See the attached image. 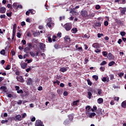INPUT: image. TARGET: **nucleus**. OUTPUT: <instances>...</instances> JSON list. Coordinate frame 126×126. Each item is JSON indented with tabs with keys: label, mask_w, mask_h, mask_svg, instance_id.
Returning <instances> with one entry per match:
<instances>
[{
	"label": "nucleus",
	"mask_w": 126,
	"mask_h": 126,
	"mask_svg": "<svg viewBox=\"0 0 126 126\" xmlns=\"http://www.w3.org/2000/svg\"><path fill=\"white\" fill-rule=\"evenodd\" d=\"M32 45V44L31 43H29L28 44V46L29 47V48L30 49V50L33 49V45Z\"/></svg>",
	"instance_id": "nucleus-28"
},
{
	"label": "nucleus",
	"mask_w": 126,
	"mask_h": 126,
	"mask_svg": "<svg viewBox=\"0 0 126 126\" xmlns=\"http://www.w3.org/2000/svg\"><path fill=\"white\" fill-rule=\"evenodd\" d=\"M21 26H22V27H23L24 26H25V25H26V24L25 23V22L23 21L21 22Z\"/></svg>",
	"instance_id": "nucleus-56"
},
{
	"label": "nucleus",
	"mask_w": 126,
	"mask_h": 126,
	"mask_svg": "<svg viewBox=\"0 0 126 126\" xmlns=\"http://www.w3.org/2000/svg\"><path fill=\"white\" fill-rule=\"evenodd\" d=\"M37 90H38V91H42V90H43V87H42V86H39L37 88Z\"/></svg>",
	"instance_id": "nucleus-53"
},
{
	"label": "nucleus",
	"mask_w": 126,
	"mask_h": 126,
	"mask_svg": "<svg viewBox=\"0 0 126 126\" xmlns=\"http://www.w3.org/2000/svg\"><path fill=\"white\" fill-rule=\"evenodd\" d=\"M95 116H96V113L93 112L90 114L89 118H92L93 117H95Z\"/></svg>",
	"instance_id": "nucleus-30"
},
{
	"label": "nucleus",
	"mask_w": 126,
	"mask_h": 126,
	"mask_svg": "<svg viewBox=\"0 0 126 126\" xmlns=\"http://www.w3.org/2000/svg\"><path fill=\"white\" fill-rule=\"evenodd\" d=\"M67 69L65 67H62L60 68V71L62 72H65Z\"/></svg>",
	"instance_id": "nucleus-25"
},
{
	"label": "nucleus",
	"mask_w": 126,
	"mask_h": 126,
	"mask_svg": "<svg viewBox=\"0 0 126 126\" xmlns=\"http://www.w3.org/2000/svg\"><path fill=\"white\" fill-rule=\"evenodd\" d=\"M17 93H18V94H20V93L21 94H23V90L21 89L20 90H19L17 91Z\"/></svg>",
	"instance_id": "nucleus-39"
},
{
	"label": "nucleus",
	"mask_w": 126,
	"mask_h": 126,
	"mask_svg": "<svg viewBox=\"0 0 126 126\" xmlns=\"http://www.w3.org/2000/svg\"><path fill=\"white\" fill-rule=\"evenodd\" d=\"M120 34L122 37H124V36H126V32H121Z\"/></svg>",
	"instance_id": "nucleus-41"
},
{
	"label": "nucleus",
	"mask_w": 126,
	"mask_h": 126,
	"mask_svg": "<svg viewBox=\"0 0 126 126\" xmlns=\"http://www.w3.org/2000/svg\"><path fill=\"white\" fill-rule=\"evenodd\" d=\"M95 53H96L98 54V53H100L101 52V50L99 49H96L95 50H94Z\"/></svg>",
	"instance_id": "nucleus-55"
},
{
	"label": "nucleus",
	"mask_w": 126,
	"mask_h": 126,
	"mask_svg": "<svg viewBox=\"0 0 126 126\" xmlns=\"http://www.w3.org/2000/svg\"><path fill=\"white\" fill-rule=\"evenodd\" d=\"M63 96H67L68 93L67 91H64L63 94Z\"/></svg>",
	"instance_id": "nucleus-54"
},
{
	"label": "nucleus",
	"mask_w": 126,
	"mask_h": 126,
	"mask_svg": "<svg viewBox=\"0 0 126 126\" xmlns=\"http://www.w3.org/2000/svg\"><path fill=\"white\" fill-rule=\"evenodd\" d=\"M100 8H101V6H100V5H96L95 6L96 9H100Z\"/></svg>",
	"instance_id": "nucleus-59"
},
{
	"label": "nucleus",
	"mask_w": 126,
	"mask_h": 126,
	"mask_svg": "<svg viewBox=\"0 0 126 126\" xmlns=\"http://www.w3.org/2000/svg\"><path fill=\"white\" fill-rule=\"evenodd\" d=\"M30 13L32 14H35V11L33 9H29Z\"/></svg>",
	"instance_id": "nucleus-42"
},
{
	"label": "nucleus",
	"mask_w": 126,
	"mask_h": 126,
	"mask_svg": "<svg viewBox=\"0 0 126 126\" xmlns=\"http://www.w3.org/2000/svg\"><path fill=\"white\" fill-rule=\"evenodd\" d=\"M94 16H95V13H93L89 15V17H90V18L94 17Z\"/></svg>",
	"instance_id": "nucleus-45"
},
{
	"label": "nucleus",
	"mask_w": 126,
	"mask_h": 126,
	"mask_svg": "<svg viewBox=\"0 0 126 126\" xmlns=\"http://www.w3.org/2000/svg\"><path fill=\"white\" fill-rule=\"evenodd\" d=\"M71 32H72V33H73L74 34H75V33H76V32H77V29H76V28H73L71 30Z\"/></svg>",
	"instance_id": "nucleus-31"
},
{
	"label": "nucleus",
	"mask_w": 126,
	"mask_h": 126,
	"mask_svg": "<svg viewBox=\"0 0 126 126\" xmlns=\"http://www.w3.org/2000/svg\"><path fill=\"white\" fill-rule=\"evenodd\" d=\"M88 98H89V99H91V97L92 96V93H91V92H88Z\"/></svg>",
	"instance_id": "nucleus-27"
},
{
	"label": "nucleus",
	"mask_w": 126,
	"mask_h": 126,
	"mask_svg": "<svg viewBox=\"0 0 126 126\" xmlns=\"http://www.w3.org/2000/svg\"><path fill=\"white\" fill-rule=\"evenodd\" d=\"M14 120L16 122H19V121H21V120H22V117H21V115H18L16 116L14 118Z\"/></svg>",
	"instance_id": "nucleus-3"
},
{
	"label": "nucleus",
	"mask_w": 126,
	"mask_h": 126,
	"mask_svg": "<svg viewBox=\"0 0 126 126\" xmlns=\"http://www.w3.org/2000/svg\"><path fill=\"white\" fill-rule=\"evenodd\" d=\"M69 124H70V120L69 119H66L63 122V125L65 126H67V125H69Z\"/></svg>",
	"instance_id": "nucleus-13"
},
{
	"label": "nucleus",
	"mask_w": 126,
	"mask_h": 126,
	"mask_svg": "<svg viewBox=\"0 0 126 126\" xmlns=\"http://www.w3.org/2000/svg\"><path fill=\"white\" fill-rule=\"evenodd\" d=\"M97 91L98 95H101V94H102V90L101 89H98Z\"/></svg>",
	"instance_id": "nucleus-43"
},
{
	"label": "nucleus",
	"mask_w": 126,
	"mask_h": 126,
	"mask_svg": "<svg viewBox=\"0 0 126 126\" xmlns=\"http://www.w3.org/2000/svg\"><path fill=\"white\" fill-rule=\"evenodd\" d=\"M104 26H108L109 25V22L108 21H105L104 23Z\"/></svg>",
	"instance_id": "nucleus-46"
},
{
	"label": "nucleus",
	"mask_w": 126,
	"mask_h": 126,
	"mask_svg": "<svg viewBox=\"0 0 126 126\" xmlns=\"http://www.w3.org/2000/svg\"><path fill=\"white\" fill-rule=\"evenodd\" d=\"M38 47L40 50H44L45 48H46V45L43 43H40L38 45Z\"/></svg>",
	"instance_id": "nucleus-8"
},
{
	"label": "nucleus",
	"mask_w": 126,
	"mask_h": 126,
	"mask_svg": "<svg viewBox=\"0 0 126 126\" xmlns=\"http://www.w3.org/2000/svg\"><path fill=\"white\" fill-rule=\"evenodd\" d=\"M97 110V106H93V108L92 109V112H95Z\"/></svg>",
	"instance_id": "nucleus-44"
},
{
	"label": "nucleus",
	"mask_w": 126,
	"mask_h": 126,
	"mask_svg": "<svg viewBox=\"0 0 126 126\" xmlns=\"http://www.w3.org/2000/svg\"><path fill=\"white\" fill-rule=\"evenodd\" d=\"M7 7L8 8H10V9H12V6L10 5V4H7Z\"/></svg>",
	"instance_id": "nucleus-58"
},
{
	"label": "nucleus",
	"mask_w": 126,
	"mask_h": 126,
	"mask_svg": "<svg viewBox=\"0 0 126 126\" xmlns=\"http://www.w3.org/2000/svg\"><path fill=\"white\" fill-rule=\"evenodd\" d=\"M10 68H11V65L8 64L5 67V69H6V70H9V69H10Z\"/></svg>",
	"instance_id": "nucleus-29"
},
{
	"label": "nucleus",
	"mask_w": 126,
	"mask_h": 126,
	"mask_svg": "<svg viewBox=\"0 0 126 126\" xmlns=\"http://www.w3.org/2000/svg\"><path fill=\"white\" fill-rule=\"evenodd\" d=\"M16 79L18 81H19V82H21V83H23V82H24V79L23 78V77H22V76H20L19 77L17 76Z\"/></svg>",
	"instance_id": "nucleus-7"
},
{
	"label": "nucleus",
	"mask_w": 126,
	"mask_h": 126,
	"mask_svg": "<svg viewBox=\"0 0 126 126\" xmlns=\"http://www.w3.org/2000/svg\"><path fill=\"white\" fill-rule=\"evenodd\" d=\"M6 121L7 123H11V122H12V117H8Z\"/></svg>",
	"instance_id": "nucleus-34"
},
{
	"label": "nucleus",
	"mask_w": 126,
	"mask_h": 126,
	"mask_svg": "<svg viewBox=\"0 0 126 126\" xmlns=\"http://www.w3.org/2000/svg\"><path fill=\"white\" fill-rule=\"evenodd\" d=\"M54 47L55 49H59L60 48V45L58 43H56L54 45Z\"/></svg>",
	"instance_id": "nucleus-40"
},
{
	"label": "nucleus",
	"mask_w": 126,
	"mask_h": 126,
	"mask_svg": "<svg viewBox=\"0 0 126 126\" xmlns=\"http://www.w3.org/2000/svg\"><path fill=\"white\" fill-rule=\"evenodd\" d=\"M38 35H40V32H34L33 33L34 37H37V36H38Z\"/></svg>",
	"instance_id": "nucleus-51"
},
{
	"label": "nucleus",
	"mask_w": 126,
	"mask_h": 126,
	"mask_svg": "<svg viewBox=\"0 0 126 126\" xmlns=\"http://www.w3.org/2000/svg\"><path fill=\"white\" fill-rule=\"evenodd\" d=\"M64 28L66 31H69L72 28V26L70 23H66L64 25Z\"/></svg>",
	"instance_id": "nucleus-1"
},
{
	"label": "nucleus",
	"mask_w": 126,
	"mask_h": 126,
	"mask_svg": "<svg viewBox=\"0 0 126 126\" xmlns=\"http://www.w3.org/2000/svg\"><path fill=\"white\" fill-rule=\"evenodd\" d=\"M107 59H108V60H112V59H114V55H113L112 53H109L108 55Z\"/></svg>",
	"instance_id": "nucleus-15"
},
{
	"label": "nucleus",
	"mask_w": 126,
	"mask_h": 126,
	"mask_svg": "<svg viewBox=\"0 0 126 126\" xmlns=\"http://www.w3.org/2000/svg\"><path fill=\"white\" fill-rule=\"evenodd\" d=\"M102 36H104V34L103 33H97V37L98 38H101Z\"/></svg>",
	"instance_id": "nucleus-49"
},
{
	"label": "nucleus",
	"mask_w": 126,
	"mask_h": 126,
	"mask_svg": "<svg viewBox=\"0 0 126 126\" xmlns=\"http://www.w3.org/2000/svg\"><path fill=\"white\" fill-rule=\"evenodd\" d=\"M102 55L104 57H106V56H107V55H108V53H107V52H106V51H103Z\"/></svg>",
	"instance_id": "nucleus-47"
},
{
	"label": "nucleus",
	"mask_w": 126,
	"mask_h": 126,
	"mask_svg": "<svg viewBox=\"0 0 126 126\" xmlns=\"http://www.w3.org/2000/svg\"><path fill=\"white\" fill-rule=\"evenodd\" d=\"M27 84V85H32V84H33V80L30 78L28 79Z\"/></svg>",
	"instance_id": "nucleus-10"
},
{
	"label": "nucleus",
	"mask_w": 126,
	"mask_h": 126,
	"mask_svg": "<svg viewBox=\"0 0 126 126\" xmlns=\"http://www.w3.org/2000/svg\"><path fill=\"white\" fill-rule=\"evenodd\" d=\"M17 36L18 38H21V34H20V32H17Z\"/></svg>",
	"instance_id": "nucleus-62"
},
{
	"label": "nucleus",
	"mask_w": 126,
	"mask_h": 126,
	"mask_svg": "<svg viewBox=\"0 0 126 126\" xmlns=\"http://www.w3.org/2000/svg\"><path fill=\"white\" fill-rule=\"evenodd\" d=\"M103 98H99L97 99V103L98 104H102V103H103Z\"/></svg>",
	"instance_id": "nucleus-23"
},
{
	"label": "nucleus",
	"mask_w": 126,
	"mask_h": 126,
	"mask_svg": "<svg viewBox=\"0 0 126 126\" xmlns=\"http://www.w3.org/2000/svg\"><path fill=\"white\" fill-rule=\"evenodd\" d=\"M121 107L124 109H126V100H125L122 102Z\"/></svg>",
	"instance_id": "nucleus-16"
},
{
	"label": "nucleus",
	"mask_w": 126,
	"mask_h": 126,
	"mask_svg": "<svg viewBox=\"0 0 126 126\" xmlns=\"http://www.w3.org/2000/svg\"><path fill=\"white\" fill-rule=\"evenodd\" d=\"M56 39H57V36L54 35L52 38V41H53V42H56Z\"/></svg>",
	"instance_id": "nucleus-52"
},
{
	"label": "nucleus",
	"mask_w": 126,
	"mask_h": 126,
	"mask_svg": "<svg viewBox=\"0 0 126 126\" xmlns=\"http://www.w3.org/2000/svg\"><path fill=\"white\" fill-rule=\"evenodd\" d=\"M87 82H88V85H89L90 86H92L93 83H92V82H91V81L90 80V79H88L87 80Z\"/></svg>",
	"instance_id": "nucleus-26"
},
{
	"label": "nucleus",
	"mask_w": 126,
	"mask_h": 126,
	"mask_svg": "<svg viewBox=\"0 0 126 126\" xmlns=\"http://www.w3.org/2000/svg\"><path fill=\"white\" fill-rule=\"evenodd\" d=\"M64 40L65 43H66V44H69L70 43V37L68 35L65 36Z\"/></svg>",
	"instance_id": "nucleus-2"
},
{
	"label": "nucleus",
	"mask_w": 126,
	"mask_h": 126,
	"mask_svg": "<svg viewBox=\"0 0 126 126\" xmlns=\"http://www.w3.org/2000/svg\"><path fill=\"white\" fill-rule=\"evenodd\" d=\"M35 126H44L43 122L41 120H36L35 123Z\"/></svg>",
	"instance_id": "nucleus-4"
},
{
	"label": "nucleus",
	"mask_w": 126,
	"mask_h": 126,
	"mask_svg": "<svg viewBox=\"0 0 126 126\" xmlns=\"http://www.w3.org/2000/svg\"><path fill=\"white\" fill-rule=\"evenodd\" d=\"M0 90H2L3 92H6V89L7 88L5 86H1L0 87Z\"/></svg>",
	"instance_id": "nucleus-19"
},
{
	"label": "nucleus",
	"mask_w": 126,
	"mask_h": 126,
	"mask_svg": "<svg viewBox=\"0 0 126 126\" xmlns=\"http://www.w3.org/2000/svg\"><path fill=\"white\" fill-rule=\"evenodd\" d=\"M93 78H94V79H95V81H97V80H98V76L97 75H93Z\"/></svg>",
	"instance_id": "nucleus-37"
},
{
	"label": "nucleus",
	"mask_w": 126,
	"mask_h": 126,
	"mask_svg": "<svg viewBox=\"0 0 126 126\" xmlns=\"http://www.w3.org/2000/svg\"><path fill=\"white\" fill-rule=\"evenodd\" d=\"M93 47L95 49H99L100 44L98 43H94L93 44Z\"/></svg>",
	"instance_id": "nucleus-9"
},
{
	"label": "nucleus",
	"mask_w": 126,
	"mask_h": 126,
	"mask_svg": "<svg viewBox=\"0 0 126 126\" xmlns=\"http://www.w3.org/2000/svg\"><path fill=\"white\" fill-rule=\"evenodd\" d=\"M21 66L22 67V68L24 69V68H26V67H27V63H21Z\"/></svg>",
	"instance_id": "nucleus-12"
},
{
	"label": "nucleus",
	"mask_w": 126,
	"mask_h": 126,
	"mask_svg": "<svg viewBox=\"0 0 126 126\" xmlns=\"http://www.w3.org/2000/svg\"><path fill=\"white\" fill-rule=\"evenodd\" d=\"M84 38H87V39H89L90 38V35L89 34L87 33L84 35Z\"/></svg>",
	"instance_id": "nucleus-36"
},
{
	"label": "nucleus",
	"mask_w": 126,
	"mask_h": 126,
	"mask_svg": "<svg viewBox=\"0 0 126 126\" xmlns=\"http://www.w3.org/2000/svg\"><path fill=\"white\" fill-rule=\"evenodd\" d=\"M68 117L69 120H70V121H72V120H73V116L72 115H68Z\"/></svg>",
	"instance_id": "nucleus-50"
},
{
	"label": "nucleus",
	"mask_w": 126,
	"mask_h": 126,
	"mask_svg": "<svg viewBox=\"0 0 126 126\" xmlns=\"http://www.w3.org/2000/svg\"><path fill=\"white\" fill-rule=\"evenodd\" d=\"M6 11V8L4 7H2L0 8V13H5Z\"/></svg>",
	"instance_id": "nucleus-11"
},
{
	"label": "nucleus",
	"mask_w": 126,
	"mask_h": 126,
	"mask_svg": "<svg viewBox=\"0 0 126 126\" xmlns=\"http://www.w3.org/2000/svg\"><path fill=\"white\" fill-rule=\"evenodd\" d=\"M124 73H123V72H120V73L118 74V75H119V77H120L121 78H122V77H123V76H124Z\"/></svg>",
	"instance_id": "nucleus-48"
},
{
	"label": "nucleus",
	"mask_w": 126,
	"mask_h": 126,
	"mask_svg": "<svg viewBox=\"0 0 126 126\" xmlns=\"http://www.w3.org/2000/svg\"><path fill=\"white\" fill-rule=\"evenodd\" d=\"M110 80H113L114 79V74L110 75Z\"/></svg>",
	"instance_id": "nucleus-63"
},
{
	"label": "nucleus",
	"mask_w": 126,
	"mask_h": 126,
	"mask_svg": "<svg viewBox=\"0 0 126 126\" xmlns=\"http://www.w3.org/2000/svg\"><path fill=\"white\" fill-rule=\"evenodd\" d=\"M86 114H88V113H89V112H90V106L88 105L87 106H86Z\"/></svg>",
	"instance_id": "nucleus-21"
},
{
	"label": "nucleus",
	"mask_w": 126,
	"mask_h": 126,
	"mask_svg": "<svg viewBox=\"0 0 126 126\" xmlns=\"http://www.w3.org/2000/svg\"><path fill=\"white\" fill-rule=\"evenodd\" d=\"M0 18H1V19H2V18L5 19V15L4 14L0 15Z\"/></svg>",
	"instance_id": "nucleus-61"
},
{
	"label": "nucleus",
	"mask_w": 126,
	"mask_h": 126,
	"mask_svg": "<svg viewBox=\"0 0 126 126\" xmlns=\"http://www.w3.org/2000/svg\"><path fill=\"white\" fill-rule=\"evenodd\" d=\"M25 62H28V63H32V60H31V59H27L26 60Z\"/></svg>",
	"instance_id": "nucleus-60"
},
{
	"label": "nucleus",
	"mask_w": 126,
	"mask_h": 126,
	"mask_svg": "<svg viewBox=\"0 0 126 126\" xmlns=\"http://www.w3.org/2000/svg\"><path fill=\"white\" fill-rule=\"evenodd\" d=\"M100 70L101 71H105V67L101 66L99 68Z\"/></svg>",
	"instance_id": "nucleus-57"
},
{
	"label": "nucleus",
	"mask_w": 126,
	"mask_h": 126,
	"mask_svg": "<svg viewBox=\"0 0 126 126\" xmlns=\"http://www.w3.org/2000/svg\"><path fill=\"white\" fill-rule=\"evenodd\" d=\"M93 27L94 29H96V27H101V23L99 22L96 23L94 26H93Z\"/></svg>",
	"instance_id": "nucleus-18"
},
{
	"label": "nucleus",
	"mask_w": 126,
	"mask_h": 126,
	"mask_svg": "<svg viewBox=\"0 0 126 126\" xmlns=\"http://www.w3.org/2000/svg\"><path fill=\"white\" fill-rule=\"evenodd\" d=\"M30 55L32 57V58H34V57H37V56L39 55V51H36V53H35L34 52H30Z\"/></svg>",
	"instance_id": "nucleus-6"
},
{
	"label": "nucleus",
	"mask_w": 126,
	"mask_h": 126,
	"mask_svg": "<svg viewBox=\"0 0 126 126\" xmlns=\"http://www.w3.org/2000/svg\"><path fill=\"white\" fill-rule=\"evenodd\" d=\"M47 26L49 28H52V27H53V26H54V23H47Z\"/></svg>",
	"instance_id": "nucleus-20"
},
{
	"label": "nucleus",
	"mask_w": 126,
	"mask_h": 126,
	"mask_svg": "<svg viewBox=\"0 0 126 126\" xmlns=\"http://www.w3.org/2000/svg\"><path fill=\"white\" fill-rule=\"evenodd\" d=\"M116 63V62L114 61H111L108 63V66H112V65H114Z\"/></svg>",
	"instance_id": "nucleus-22"
},
{
	"label": "nucleus",
	"mask_w": 126,
	"mask_h": 126,
	"mask_svg": "<svg viewBox=\"0 0 126 126\" xmlns=\"http://www.w3.org/2000/svg\"><path fill=\"white\" fill-rule=\"evenodd\" d=\"M75 48L76 49V50H81V51H82V47H79V45H75Z\"/></svg>",
	"instance_id": "nucleus-32"
},
{
	"label": "nucleus",
	"mask_w": 126,
	"mask_h": 126,
	"mask_svg": "<svg viewBox=\"0 0 126 126\" xmlns=\"http://www.w3.org/2000/svg\"><path fill=\"white\" fill-rule=\"evenodd\" d=\"M120 8L121 13L124 15L126 14V8L120 7Z\"/></svg>",
	"instance_id": "nucleus-14"
},
{
	"label": "nucleus",
	"mask_w": 126,
	"mask_h": 126,
	"mask_svg": "<svg viewBox=\"0 0 126 126\" xmlns=\"http://www.w3.org/2000/svg\"><path fill=\"white\" fill-rule=\"evenodd\" d=\"M105 64H107V62L105 61H103L100 63V65H105Z\"/></svg>",
	"instance_id": "nucleus-35"
},
{
	"label": "nucleus",
	"mask_w": 126,
	"mask_h": 126,
	"mask_svg": "<svg viewBox=\"0 0 126 126\" xmlns=\"http://www.w3.org/2000/svg\"><path fill=\"white\" fill-rule=\"evenodd\" d=\"M18 105H21L22 104V100H19L17 102Z\"/></svg>",
	"instance_id": "nucleus-64"
},
{
	"label": "nucleus",
	"mask_w": 126,
	"mask_h": 126,
	"mask_svg": "<svg viewBox=\"0 0 126 126\" xmlns=\"http://www.w3.org/2000/svg\"><path fill=\"white\" fill-rule=\"evenodd\" d=\"M30 51H31V49H30V48H29V47H25L24 49V52H25V53H26V54H28Z\"/></svg>",
	"instance_id": "nucleus-17"
},
{
	"label": "nucleus",
	"mask_w": 126,
	"mask_h": 126,
	"mask_svg": "<svg viewBox=\"0 0 126 126\" xmlns=\"http://www.w3.org/2000/svg\"><path fill=\"white\" fill-rule=\"evenodd\" d=\"M0 55H2V56H4V55H5V50H4V49H2L0 51Z\"/></svg>",
	"instance_id": "nucleus-33"
},
{
	"label": "nucleus",
	"mask_w": 126,
	"mask_h": 126,
	"mask_svg": "<svg viewBox=\"0 0 126 126\" xmlns=\"http://www.w3.org/2000/svg\"><path fill=\"white\" fill-rule=\"evenodd\" d=\"M80 13L81 15L83 17H86L88 15V12L85 10H82Z\"/></svg>",
	"instance_id": "nucleus-5"
},
{
	"label": "nucleus",
	"mask_w": 126,
	"mask_h": 126,
	"mask_svg": "<svg viewBox=\"0 0 126 126\" xmlns=\"http://www.w3.org/2000/svg\"><path fill=\"white\" fill-rule=\"evenodd\" d=\"M6 15L8 17H11L12 15V12H10V13H6Z\"/></svg>",
	"instance_id": "nucleus-38"
},
{
	"label": "nucleus",
	"mask_w": 126,
	"mask_h": 126,
	"mask_svg": "<svg viewBox=\"0 0 126 126\" xmlns=\"http://www.w3.org/2000/svg\"><path fill=\"white\" fill-rule=\"evenodd\" d=\"M79 102V99L74 101L72 103L73 106H76V105H77V104H78Z\"/></svg>",
	"instance_id": "nucleus-24"
}]
</instances>
